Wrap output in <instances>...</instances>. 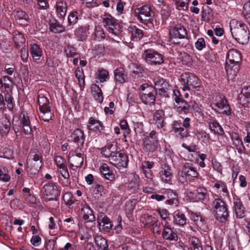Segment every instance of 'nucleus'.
I'll return each mask as SVG.
<instances>
[{"label": "nucleus", "instance_id": "1", "mask_svg": "<svg viewBox=\"0 0 250 250\" xmlns=\"http://www.w3.org/2000/svg\"><path fill=\"white\" fill-rule=\"evenodd\" d=\"M49 96V93L45 90L41 89L38 92V103L40 111L39 116L41 119L45 122L51 120L53 115L51 111Z\"/></svg>", "mask_w": 250, "mask_h": 250}, {"label": "nucleus", "instance_id": "2", "mask_svg": "<svg viewBox=\"0 0 250 250\" xmlns=\"http://www.w3.org/2000/svg\"><path fill=\"white\" fill-rule=\"evenodd\" d=\"M230 29L233 38L242 44L246 43L249 39V31L247 26L241 21L235 20L229 23Z\"/></svg>", "mask_w": 250, "mask_h": 250}, {"label": "nucleus", "instance_id": "3", "mask_svg": "<svg viewBox=\"0 0 250 250\" xmlns=\"http://www.w3.org/2000/svg\"><path fill=\"white\" fill-rule=\"evenodd\" d=\"M140 91V98L144 104L148 105L155 104L157 91L154 87L145 83L141 85Z\"/></svg>", "mask_w": 250, "mask_h": 250}, {"label": "nucleus", "instance_id": "4", "mask_svg": "<svg viewBox=\"0 0 250 250\" xmlns=\"http://www.w3.org/2000/svg\"><path fill=\"white\" fill-rule=\"evenodd\" d=\"M212 108L216 112L223 114H230V107L225 96L222 94H218L213 98L211 104Z\"/></svg>", "mask_w": 250, "mask_h": 250}, {"label": "nucleus", "instance_id": "5", "mask_svg": "<svg viewBox=\"0 0 250 250\" xmlns=\"http://www.w3.org/2000/svg\"><path fill=\"white\" fill-rule=\"evenodd\" d=\"M213 207L216 219L222 222H226L229 215L226 202L221 198L215 199L213 202Z\"/></svg>", "mask_w": 250, "mask_h": 250}, {"label": "nucleus", "instance_id": "6", "mask_svg": "<svg viewBox=\"0 0 250 250\" xmlns=\"http://www.w3.org/2000/svg\"><path fill=\"white\" fill-rule=\"evenodd\" d=\"M134 16L141 22L148 24L152 22L154 12L149 6L145 5L136 8L134 10Z\"/></svg>", "mask_w": 250, "mask_h": 250}, {"label": "nucleus", "instance_id": "7", "mask_svg": "<svg viewBox=\"0 0 250 250\" xmlns=\"http://www.w3.org/2000/svg\"><path fill=\"white\" fill-rule=\"evenodd\" d=\"M104 27L111 35L118 36L121 33V27L117 20L110 15L105 14L103 18Z\"/></svg>", "mask_w": 250, "mask_h": 250}, {"label": "nucleus", "instance_id": "8", "mask_svg": "<svg viewBox=\"0 0 250 250\" xmlns=\"http://www.w3.org/2000/svg\"><path fill=\"white\" fill-rule=\"evenodd\" d=\"M158 143V133L152 130L143 139V149L147 152H153L157 148Z\"/></svg>", "mask_w": 250, "mask_h": 250}, {"label": "nucleus", "instance_id": "9", "mask_svg": "<svg viewBox=\"0 0 250 250\" xmlns=\"http://www.w3.org/2000/svg\"><path fill=\"white\" fill-rule=\"evenodd\" d=\"M181 81L184 83L183 87L184 91L199 86V79L194 74L188 72H185L181 75Z\"/></svg>", "mask_w": 250, "mask_h": 250}, {"label": "nucleus", "instance_id": "10", "mask_svg": "<svg viewBox=\"0 0 250 250\" xmlns=\"http://www.w3.org/2000/svg\"><path fill=\"white\" fill-rule=\"evenodd\" d=\"M241 59V54L238 50L234 49L229 50L226 57V72L228 73L229 69H231L232 67L239 65Z\"/></svg>", "mask_w": 250, "mask_h": 250}, {"label": "nucleus", "instance_id": "11", "mask_svg": "<svg viewBox=\"0 0 250 250\" xmlns=\"http://www.w3.org/2000/svg\"><path fill=\"white\" fill-rule=\"evenodd\" d=\"M42 192L49 200H56L61 192L60 187L55 182L46 183L43 187Z\"/></svg>", "mask_w": 250, "mask_h": 250}, {"label": "nucleus", "instance_id": "12", "mask_svg": "<svg viewBox=\"0 0 250 250\" xmlns=\"http://www.w3.org/2000/svg\"><path fill=\"white\" fill-rule=\"evenodd\" d=\"M143 55L146 61L152 65L160 64L164 61L161 54L151 49L146 50Z\"/></svg>", "mask_w": 250, "mask_h": 250}, {"label": "nucleus", "instance_id": "13", "mask_svg": "<svg viewBox=\"0 0 250 250\" xmlns=\"http://www.w3.org/2000/svg\"><path fill=\"white\" fill-rule=\"evenodd\" d=\"M68 162L72 167H81L83 164V153L81 149L77 148L70 151L68 155Z\"/></svg>", "mask_w": 250, "mask_h": 250}, {"label": "nucleus", "instance_id": "14", "mask_svg": "<svg viewBox=\"0 0 250 250\" xmlns=\"http://www.w3.org/2000/svg\"><path fill=\"white\" fill-rule=\"evenodd\" d=\"M181 175L187 180H192L198 176V172L194 165L190 163H186L182 167Z\"/></svg>", "mask_w": 250, "mask_h": 250}, {"label": "nucleus", "instance_id": "15", "mask_svg": "<svg viewBox=\"0 0 250 250\" xmlns=\"http://www.w3.org/2000/svg\"><path fill=\"white\" fill-rule=\"evenodd\" d=\"M128 162L127 155L125 153H119V151L114 156H112L110 160V163L118 167H126Z\"/></svg>", "mask_w": 250, "mask_h": 250}, {"label": "nucleus", "instance_id": "16", "mask_svg": "<svg viewBox=\"0 0 250 250\" xmlns=\"http://www.w3.org/2000/svg\"><path fill=\"white\" fill-rule=\"evenodd\" d=\"M152 124H153L158 129H161L165 126L166 122L164 111L163 110H158L154 113Z\"/></svg>", "mask_w": 250, "mask_h": 250}, {"label": "nucleus", "instance_id": "17", "mask_svg": "<svg viewBox=\"0 0 250 250\" xmlns=\"http://www.w3.org/2000/svg\"><path fill=\"white\" fill-rule=\"evenodd\" d=\"M29 52L34 62L38 63L43 55V49L36 43H31L29 45Z\"/></svg>", "mask_w": 250, "mask_h": 250}, {"label": "nucleus", "instance_id": "18", "mask_svg": "<svg viewBox=\"0 0 250 250\" xmlns=\"http://www.w3.org/2000/svg\"><path fill=\"white\" fill-rule=\"evenodd\" d=\"M162 224L163 225V238L168 241H176L178 239L176 232L169 226L168 224H164L162 222Z\"/></svg>", "mask_w": 250, "mask_h": 250}, {"label": "nucleus", "instance_id": "19", "mask_svg": "<svg viewBox=\"0 0 250 250\" xmlns=\"http://www.w3.org/2000/svg\"><path fill=\"white\" fill-rule=\"evenodd\" d=\"M81 215L86 222H93L95 220L93 211L87 205H82Z\"/></svg>", "mask_w": 250, "mask_h": 250}, {"label": "nucleus", "instance_id": "20", "mask_svg": "<svg viewBox=\"0 0 250 250\" xmlns=\"http://www.w3.org/2000/svg\"><path fill=\"white\" fill-rule=\"evenodd\" d=\"M169 35L171 38L184 39L187 35V30L181 25H177L170 30Z\"/></svg>", "mask_w": 250, "mask_h": 250}, {"label": "nucleus", "instance_id": "21", "mask_svg": "<svg viewBox=\"0 0 250 250\" xmlns=\"http://www.w3.org/2000/svg\"><path fill=\"white\" fill-rule=\"evenodd\" d=\"M172 130L176 136L180 139L187 137L188 136V130L184 129L181 126V123L179 121H175L172 125Z\"/></svg>", "mask_w": 250, "mask_h": 250}, {"label": "nucleus", "instance_id": "22", "mask_svg": "<svg viewBox=\"0 0 250 250\" xmlns=\"http://www.w3.org/2000/svg\"><path fill=\"white\" fill-rule=\"evenodd\" d=\"M58 18L64 19L67 12V5L65 2L61 0L57 1L55 6Z\"/></svg>", "mask_w": 250, "mask_h": 250}, {"label": "nucleus", "instance_id": "23", "mask_svg": "<svg viewBox=\"0 0 250 250\" xmlns=\"http://www.w3.org/2000/svg\"><path fill=\"white\" fill-rule=\"evenodd\" d=\"M117 146L114 144H108L101 150L102 154L106 158H108L110 161L112 156H114L118 152Z\"/></svg>", "mask_w": 250, "mask_h": 250}, {"label": "nucleus", "instance_id": "24", "mask_svg": "<svg viewBox=\"0 0 250 250\" xmlns=\"http://www.w3.org/2000/svg\"><path fill=\"white\" fill-rule=\"evenodd\" d=\"M160 177L161 180L166 183H169L171 181L173 175L170 167L165 165L159 172Z\"/></svg>", "mask_w": 250, "mask_h": 250}, {"label": "nucleus", "instance_id": "25", "mask_svg": "<svg viewBox=\"0 0 250 250\" xmlns=\"http://www.w3.org/2000/svg\"><path fill=\"white\" fill-rule=\"evenodd\" d=\"M87 127L90 130L96 132H101L103 130L104 126L101 122L93 117L89 119L87 123Z\"/></svg>", "mask_w": 250, "mask_h": 250}, {"label": "nucleus", "instance_id": "26", "mask_svg": "<svg viewBox=\"0 0 250 250\" xmlns=\"http://www.w3.org/2000/svg\"><path fill=\"white\" fill-rule=\"evenodd\" d=\"M21 124L23 128L24 133L26 135H31L32 130L28 116L22 113L21 116Z\"/></svg>", "mask_w": 250, "mask_h": 250}, {"label": "nucleus", "instance_id": "27", "mask_svg": "<svg viewBox=\"0 0 250 250\" xmlns=\"http://www.w3.org/2000/svg\"><path fill=\"white\" fill-rule=\"evenodd\" d=\"M165 203L169 205L177 206L178 204L177 194L171 189H168L165 191Z\"/></svg>", "mask_w": 250, "mask_h": 250}, {"label": "nucleus", "instance_id": "28", "mask_svg": "<svg viewBox=\"0 0 250 250\" xmlns=\"http://www.w3.org/2000/svg\"><path fill=\"white\" fill-rule=\"evenodd\" d=\"M233 205L236 216L243 218L245 216V208L240 198H234Z\"/></svg>", "mask_w": 250, "mask_h": 250}, {"label": "nucleus", "instance_id": "29", "mask_svg": "<svg viewBox=\"0 0 250 250\" xmlns=\"http://www.w3.org/2000/svg\"><path fill=\"white\" fill-rule=\"evenodd\" d=\"M13 41L16 48L25 46V38L24 35L19 31H15L13 35Z\"/></svg>", "mask_w": 250, "mask_h": 250}, {"label": "nucleus", "instance_id": "30", "mask_svg": "<svg viewBox=\"0 0 250 250\" xmlns=\"http://www.w3.org/2000/svg\"><path fill=\"white\" fill-rule=\"evenodd\" d=\"M71 139L73 142L78 145H83L85 139L83 131L79 128L75 129L71 134Z\"/></svg>", "mask_w": 250, "mask_h": 250}, {"label": "nucleus", "instance_id": "31", "mask_svg": "<svg viewBox=\"0 0 250 250\" xmlns=\"http://www.w3.org/2000/svg\"><path fill=\"white\" fill-rule=\"evenodd\" d=\"M185 214L180 210H177L173 213V222L175 225L183 226L186 223Z\"/></svg>", "mask_w": 250, "mask_h": 250}, {"label": "nucleus", "instance_id": "32", "mask_svg": "<svg viewBox=\"0 0 250 250\" xmlns=\"http://www.w3.org/2000/svg\"><path fill=\"white\" fill-rule=\"evenodd\" d=\"M115 79L121 83H125L127 80V73L124 68H116L114 72Z\"/></svg>", "mask_w": 250, "mask_h": 250}, {"label": "nucleus", "instance_id": "33", "mask_svg": "<svg viewBox=\"0 0 250 250\" xmlns=\"http://www.w3.org/2000/svg\"><path fill=\"white\" fill-rule=\"evenodd\" d=\"M209 128L214 133L222 135L224 133V130L219 124L214 119L210 118L207 121Z\"/></svg>", "mask_w": 250, "mask_h": 250}, {"label": "nucleus", "instance_id": "34", "mask_svg": "<svg viewBox=\"0 0 250 250\" xmlns=\"http://www.w3.org/2000/svg\"><path fill=\"white\" fill-rule=\"evenodd\" d=\"M128 31L132 40H139L143 37V31L135 26H130Z\"/></svg>", "mask_w": 250, "mask_h": 250}, {"label": "nucleus", "instance_id": "35", "mask_svg": "<svg viewBox=\"0 0 250 250\" xmlns=\"http://www.w3.org/2000/svg\"><path fill=\"white\" fill-rule=\"evenodd\" d=\"M101 174L104 178L108 180L112 181L115 178V175L109 169L106 164H103L100 167Z\"/></svg>", "mask_w": 250, "mask_h": 250}, {"label": "nucleus", "instance_id": "36", "mask_svg": "<svg viewBox=\"0 0 250 250\" xmlns=\"http://www.w3.org/2000/svg\"><path fill=\"white\" fill-rule=\"evenodd\" d=\"M190 212V219L198 227L200 228H202L206 224L205 219L200 213H194L192 211Z\"/></svg>", "mask_w": 250, "mask_h": 250}, {"label": "nucleus", "instance_id": "37", "mask_svg": "<svg viewBox=\"0 0 250 250\" xmlns=\"http://www.w3.org/2000/svg\"><path fill=\"white\" fill-rule=\"evenodd\" d=\"M91 92L93 97L98 102L101 103L103 102L104 97L102 91L98 85L95 84L92 85Z\"/></svg>", "mask_w": 250, "mask_h": 250}, {"label": "nucleus", "instance_id": "38", "mask_svg": "<svg viewBox=\"0 0 250 250\" xmlns=\"http://www.w3.org/2000/svg\"><path fill=\"white\" fill-rule=\"evenodd\" d=\"M214 187L217 189H220V191L222 193L223 197L225 198L229 197V191L227 185L224 182L218 181L214 184Z\"/></svg>", "mask_w": 250, "mask_h": 250}, {"label": "nucleus", "instance_id": "39", "mask_svg": "<svg viewBox=\"0 0 250 250\" xmlns=\"http://www.w3.org/2000/svg\"><path fill=\"white\" fill-rule=\"evenodd\" d=\"M196 201L203 202L208 197V190L203 187H199L197 188L195 193Z\"/></svg>", "mask_w": 250, "mask_h": 250}, {"label": "nucleus", "instance_id": "40", "mask_svg": "<svg viewBox=\"0 0 250 250\" xmlns=\"http://www.w3.org/2000/svg\"><path fill=\"white\" fill-rule=\"evenodd\" d=\"M178 105L176 106L177 111L180 114H187L189 111V105L184 100L177 103Z\"/></svg>", "mask_w": 250, "mask_h": 250}, {"label": "nucleus", "instance_id": "41", "mask_svg": "<svg viewBox=\"0 0 250 250\" xmlns=\"http://www.w3.org/2000/svg\"><path fill=\"white\" fill-rule=\"evenodd\" d=\"M95 242L99 250H107L108 246L106 240L101 235H97L95 238Z\"/></svg>", "mask_w": 250, "mask_h": 250}, {"label": "nucleus", "instance_id": "42", "mask_svg": "<svg viewBox=\"0 0 250 250\" xmlns=\"http://www.w3.org/2000/svg\"><path fill=\"white\" fill-rule=\"evenodd\" d=\"M50 29L55 33H61L64 31L65 28L58 21L55 20L50 23Z\"/></svg>", "mask_w": 250, "mask_h": 250}, {"label": "nucleus", "instance_id": "43", "mask_svg": "<svg viewBox=\"0 0 250 250\" xmlns=\"http://www.w3.org/2000/svg\"><path fill=\"white\" fill-rule=\"evenodd\" d=\"M59 172L61 174L62 177L66 180L63 183V185L64 186H68L70 184V174L68 172V169L66 167V165L62 167H61L58 168Z\"/></svg>", "mask_w": 250, "mask_h": 250}, {"label": "nucleus", "instance_id": "44", "mask_svg": "<svg viewBox=\"0 0 250 250\" xmlns=\"http://www.w3.org/2000/svg\"><path fill=\"white\" fill-rule=\"evenodd\" d=\"M105 37V33L102 27L97 25L95 26L93 38L95 41H101L103 40Z\"/></svg>", "mask_w": 250, "mask_h": 250}, {"label": "nucleus", "instance_id": "45", "mask_svg": "<svg viewBox=\"0 0 250 250\" xmlns=\"http://www.w3.org/2000/svg\"><path fill=\"white\" fill-rule=\"evenodd\" d=\"M87 31L88 28L86 26H82L76 30L75 35L79 41H83L87 38Z\"/></svg>", "mask_w": 250, "mask_h": 250}, {"label": "nucleus", "instance_id": "46", "mask_svg": "<svg viewBox=\"0 0 250 250\" xmlns=\"http://www.w3.org/2000/svg\"><path fill=\"white\" fill-rule=\"evenodd\" d=\"M11 127V123L6 118H4L0 125V133L2 135H6L9 132Z\"/></svg>", "mask_w": 250, "mask_h": 250}, {"label": "nucleus", "instance_id": "47", "mask_svg": "<svg viewBox=\"0 0 250 250\" xmlns=\"http://www.w3.org/2000/svg\"><path fill=\"white\" fill-rule=\"evenodd\" d=\"M156 218L152 215L144 214L141 216L140 220L145 228L147 227L148 228Z\"/></svg>", "mask_w": 250, "mask_h": 250}, {"label": "nucleus", "instance_id": "48", "mask_svg": "<svg viewBox=\"0 0 250 250\" xmlns=\"http://www.w3.org/2000/svg\"><path fill=\"white\" fill-rule=\"evenodd\" d=\"M96 79L101 83L105 82L109 78L108 72L104 69H101L96 73Z\"/></svg>", "mask_w": 250, "mask_h": 250}, {"label": "nucleus", "instance_id": "49", "mask_svg": "<svg viewBox=\"0 0 250 250\" xmlns=\"http://www.w3.org/2000/svg\"><path fill=\"white\" fill-rule=\"evenodd\" d=\"M148 228L154 233L159 234L161 230V222L156 218Z\"/></svg>", "mask_w": 250, "mask_h": 250}, {"label": "nucleus", "instance_id": "50", "mask_svg": "<svg viewBox=\"0 0 250 250\" xmlns=\"http://www.w3.org/2000/svg\"><path fill=\"white\" fill-rule=\"evenodd\" d=\"M75 74L77 78L79 84L81 86L83 85L85 83L84 75L82 68H78L75 70Z\"/></svg>", "mask_w": 250, "mask_h": 250}, {"label": "nucleus", "instance_id": "51", "mask_svg": "<svg viewBox=\"0 0 250 250\" xmlns=\"http://www.w3.org/2000/svg\"><path fill=\"white\" fill-rule=\"evenodd\" d=\"M189 0H177L176 8L179 10L186 11L188 9Z\"/></svg>", "mask_w": 250, "mask_h": 250}, {"label": "nucleus", "instance_id": "52", "mask_svg": "<svg viewBox=\"0 0 250 250\" xmlns=\"http://www.w3.org/2000/svg\"><path fill=\"white\" fill-rule=\"evenodd\" d=\"M66 55L68 58H72L74 57H79V55L76 52V48L70 45H68L64 50Z\"/></svg>", "mask_w": 250, "mask_h": 250}, {"label": "nucleus", "instance_id": "53", "mask_svg": "<svg viewBox=\"0 0 250 250\" xmlns=\"http://www.w3.org/2000/svg\"><path fill=\"white\" fill-rule=\"evenodd\" d=\"M190 241L194 250H203L202 243L198 238L192 237Z\"/></svg>", "mask_w": 250, "mask_h": 250}, {"label": "nucleus", "instance_id": "54", "mask_svg": "<svg viewBox=\"0 0 250 250\" xmlns=\"http://www.w3.org/2000/svg\"><path fill=\"white\" fill-rule=\"evenodd\" d=\"M157 212L164 222V224H169L170 219L168 217V211L165 209H158Z\"/></svg>", "mask_w": 250, "mask_h": 250}, {"label": "nucleus", "instance_id": "55", "mask_svg": "<svg viewBox=\"0 0 250 250\" xmlns=\"http://www.w3.org/2000/svg\"><path fill=\"white\" fill-rule=\"evenodd\" d=\"M20 53V57L22 62L24 63L28 61L29 56V51L28 48L26 47L25 46L21 47Z\"/></svg>", "mask_w": 250, "mask_h": 250}, {"label": "nucleus", "instance_id": "56", "mask_svg": "<svg viewBox=\"0 0 250 250\" xmlns=\"http://www.w3.org/2000/svg\"><path fill=\"white\" fill-rule=\"evenodd\" d=\"M0 158L12 159L13 158V151L9 148H5L2 152H0Z\"/></svg>", "mask_w": 250, "mask_h": 250}, {"label": "nucleus", "instance_id": "57", "mask_svg": "<svg viewBox=\"0 0 250 250\" xmlns=\"http://www.w3.org/2000/svg\"><path fill=\"white\" fill-rule=\"evenodd\" d=\"M78 12L73 11L71 12L68 17V24L70 25H73L77 23L78 21Z\"/></svg>", "mask_w": 250, "mask_h": 250}, {"label": "nucleus", "instance_id": "58", "mask_svg": "<svg viewBox=\"0 0 250 250\" xmlns=\"http://www.w3.org/2000/svg\"><path fill=\"white\" fill-rule=\"evenodd\" d=\"M11 178L9 174L6 172L5 168L0 169V181L8 182Z\"/></svg>", "mask_w": 250, "mask_h": 250}, {"label": "nucleus", "instance_id": "59", "mask_svg": "<svg viewBox=\"0 0 250 250\" xmlns=\"http://www.w3.org/2000/svg\"><path fill=\"white\" fill-rule=\"evenodd\" d=\"M160 13L163 20H166L170 15V10L168 5L161 7Z\"/></svg>", "mask_w": 250, "mask_h": 250}, {"label": "nucleus", "instance_id": "60", "mask_svg": "<svg viewBox=\"0 0 250 250\" xmlns=\"http://www.w3.org/2000/svg\"><path fill=\"white\" fill-rule=\"evenodd\" d=\"M243 13L248 21L250 20V1L246 2L243 6Z\"/></svg>", "mask_w": 250, "mask_h": 250}, {"label": "nucleus", "instance_id": "61", "mask_svg": "<svg viewBox=\"0 0 250 250\" xmlns=\"http://www.w3.org/2000/svg\"><path fill=\"white\" fill-rule=\"evenodd\" d=\"M196 48L199 50H202L206 47V42L203 38H199L195 43Z\"/></svg>", "mask_w": 250, "mask_h": 250}, {"label": "nucleus", "instance_id": "62", "mask_svg": "<svg viewBox=\"0 0 250 250\" xmlns=\"http://www.w3.org/2000/svg\"><path fill=\"white\" fill-rule=\"evenodd\" d=\"M133 69L132 71V75H137L142 74L144 72V68L142 66L139 64H133Z\"/></svg>", "mask_w": 250, "mask_h": 250}, {"label": "nucleus", "instance_id": "63", "mask_svg": "<svg viewBox=\"0 0 250 250\" xmlns=\"http://www.w3.org/2000/svg\"><path fill=\"white\" fill-rule=\"evenodd\" d=\"M154 84L157 89L163 87L164 86H167L168 87H170V85H169L168 83L166 82L165 80L162 78L156 80L154 82Z\"/></svg>", "mask_w": 250, "mask_h": 250}, {"label": "nucleus", "instance_id": "64", "mask_svg": "<svg viewBox=\"0 0 250 250\" xmlns=\"http://www.w3.org/2000/svg\"><path fill=\"white\" fill-rule=\"evenodd\" d=\"M55 161L57 165V168L66 166L65 160L60 156H57L55 157Z\"/></svg>", "mask_w": 250, "mask_h": 250}]
</instances>
